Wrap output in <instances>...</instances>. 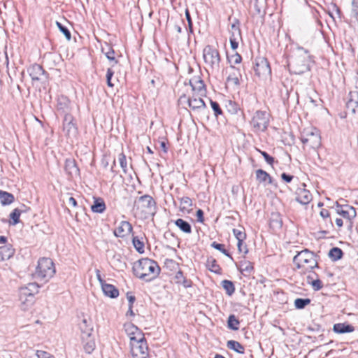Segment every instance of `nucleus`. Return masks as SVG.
I'll return each mask as SVG.
<instances>
[{
  "label": "nucleus",
  "mask_w": 358,
  "mask_h": 358,
  "mask_svg": "<svg viewBox=\"0 0 358 358\" xmlns=\"http://www.w3.org/2000/svg\"><path fill=\"white\" fill-rule=\"evenodd\" d=\"M160 267L154 260L143 258L134 264V274L138 278L150 282L155 279L160 273Z\"/></svg>",
  "instance_id": "nucleus-1"
},
{
  "label": "nucleus",
  "mask_w": 358,
  "mask_h": 358,
  "mask_svg": "<svg viewBox=\"0 0 358 358\" xmlns=\"http://www.w3.org/2000/svg\"><path fill=\"white\" fill-rule=\"evenodd\" d=\"M293 262L303 274L311 273L314 268L318 266L314 253L307 249L298 252L294 257Z\"/></svg>",
  "instance_id": "nucleus-2"
},
{
  "label": "nucleus",
  "mask_w": 358,
  "mask_h": 358,
  "mask_svg": "<svg viewBox=\"0 0 358 358\" xmlns=\"http://www.w3.org/2000/svg\"><path fill=\"white\" fill-rule=\"evenodd\" d=\"M309 56L307 51L299 48L298 52L288 62L289 71L294 74H302L310 70Z\"/></svg>",
  "instance_id": "nucleus-3"
},
{
  "label": "nucleus",
  "mask_w": 358,
  "mask_h": 358,
  "mask_svg": "<svg viewBox=\"0 0 358 358\" xmlns=\"http://www.w3.org/2000/svg\"><path fill=\"white\" fill-rule=\"evenodd\" d=\"M155 201L152 196L143 195L135 201L134 210L136 216L147 218L155 214Z\"/></svg>",
  "instance_id": "nucleus-4"
},
{
  "label": "nucleus",
  "mask_w": 358,
  "mask_h": 358,
  "mask_svg": "<svg viewBox=\"0 0 358 358\" xmlns=\"http://www.w3.org/2000/svg\"><path fill=\"white\" fill-rule=\"evenodd\" d=\"M55 272L52 260L50 258L42 257L38 261V265L33 276L38 280H43L46 282L54 276Z\"/></svg>",
  "instance_id": "nucleus-5"
},
{
  "label": "nucleus",
  "mask_w": 358,
  "mask_h": 358,
  "mask_svg": "<svg viewBox=\"0 0 358 358\" xmlns=\"http://www.w3.org/2000/svg\"><path fill=\"white\" fill-rule=\"evenodd\" d=\"M39 285L36 282L29 283L20 288L19 299L21 307L27 310L34 302V296L38 292Z\"/></svg>",
  "instance_id": "nucleus-6"
},
{
  "label": "nucleus",
  "mask_w": 358,
  "mask_h": 358,
  "mask_svg": "<svg viewBox=\"0 0 358 358\" xmlns=\"http://www.w3.org/2000/svg\"><path fill=\"white\" fill-rule=\"evenodd\" d=\"M303 144L309 148L316 149L321 145V138L319 131L314 127L305 128L301 136Z\"/></svg>",
  "instance_id": "nucleus-7"
},
{
  "label": "nucleus",
  "mask_w": 358,
  "mask_h": 358,
  "mask_svg": "<svg viewBox=\"0 0 358 358\" xmlns=\"http://www.w3.org/2000/svg\"><path fill=\"white\" fill-rule=\"evenodd\" d=\"M203 95H198L197 94H192V95L188 93L186 94L185 93H181L179 96L178 102L179 104L183 106H189L193 110H199L205 108L206 104L202 99Z\"/></svg>",
  "instance_id": "nucleus-8"
},
{
  "label": "nucleus",
  "mask_w": 358,
  "mask_h": 358,
  "mask_svg": "<svg viewBox=\"0 0 358 358\" xmlns=\"http://www.w3.org/2000/svg\"><path fill=\"white\" fill-rule=\"evenodd\" d=\"M203 57L208 68L211 70L218 69L220 56L217 50L210 45L206 46L203 50Z\"/></svg>",
  "instance_id": "nucleus-9"
},
{
  "label": "nucleus",
  "mask_w": 358,
  "mask_h": 358,
  "mask_svg": "<svg viewBox=\"0 0 358 358\" xmlns=\"http://www.w3.org/2000/svg\"><path fill=\"white\" fill-rule=\"evenodd\" d=\"M269 122V115L266 112L257 110L250 122L255 131H264Z\"/></svg>",
  "instance_id": "nucleus-10"
},
{
  "label": "nucleus",
  "mask_w": 358,
  "mask_h": 358,
  "mask_svg": "<svg viewBox=\"0 0 358 358\" xmlns=\"http://www.w3.org/2000/svg\"><path fill=\"white\" fill-rule=\"evenodd\" d=\"M178 90L181 91L184 89L191 90V94H197L198 95H205V85L201 79L199 78H194L189 80V83H184L178 85Z\"/></svg>",
  "instance_id": "nucleus-11"
},
{
  "label": "nucleus",
  "mask_w": 358,
  "mask_h": 358,
  "mask_svg": "<svg viewBox=\"0 0 358 358\" xmlns=\"http://www.w3.org/2000/svg\"><path fill=\"white\" fill-rule=\"evenodd\" d=\"M63 131L69 138H74L77 136L78 129L74 122L73 116L69 113H66L64 115L63 122Z\"/></svg>",
  "instance_id": "nucleus-12"
},
{
  "label": "nucleus",
  "mask_w": 358,
  "mask_h": 358,
  "mask_svg": "<svg viewBox=\"0 0 358 358\" xmlns=\"http://www.w3.org/2000/svg\"><path fill=\"white\" fill-rule=\"evenodd\" d=\"M256 75L262 78H267L271 75V68L266 59L259 58L254 67Z\"/></svg>",
  "instance_id": "nucleus-13"
},
{
  "label": "nucleus",
  "mask_w": 358,
  "mask_h": 358,
  "mask_svg": "<svg viewBox=\"0 0 358 358\" xmlns=\"http://www.w3.org/2000/svg\"><path fill=\"white\" fill-rule=\"evenodd\" d=\"M131 354L132 358H149L146 342L136 343L131 345Z\"/></svg>",
  "instance_id": "nucleus-14"
},
{
  "label": "nucleus",
  "mask_w": 358,
  "mask_h": 358,
  "mask_svg": "<svg viewBox=\"0 0 358 358\" xmlns=\"http://www.w3.org/2000/svg\"><path fill=\"white\" fill-rule=\"evenodd\" d=\"M243 3L248 6L253 14H261L264 12L266 0H243Z\"/></svg>",
  "instance_id": "nucleus-15"
},
{
  "label": "nucleus",
  "mask_w": 358,
  "mask_h": 358,
  "mask_svg": "<svg viewBox=\"0 0 358 358\" xmlns=\"http://www.w3.org/2000/svg\"><path fill=\"white\" fill-rule=\"evenodd\" d=\"M301 187L297 189L296 192V200L303 205L309 203L312 200V195L310 192L305 188L306 185L301 184Z\"/></svg>",
  "instance_id": "nucleus-16"
},
{
  "label": "nucleus",
  "mask_w": 358,
  "mask_h": 358,
  "mask_svg": "<svg viewBox=\"0 0 358 358\" xmlns=\"http://www.w3.org/2000/svg\"><path fill=\"white\" fill-rule=\"evenodd\" d=\"M28 72L33 80L39 81L46 79L45 71L39 64H34L28 69Z\"/></svg>",
  "instance_id": "nucleus-17"
},
{
  "label": "nucleus",
  "mask_w": 358,
  "mask_h": 358,
  "mask_svg": "<svg viewBox=\"0 0 358 358\" xmlns=\"http://www.w3.org/2000/svg\"><path fill=\"white\" fill-rule=\"evenodd\" d=\"M346 108L348 113L355 114L358 110V92H350L346 103Z\"/></svg>",
  "instance_id": "nucleus-18"
},
{
  "label": "nucleus",
  "mask_w": 358,
  "mask_h": 358,
  "mask_svg": "<svg viewBox=\"0 0 358 358\" xmlns=\"http://www.w3.org/2000/svg\"><path fill=\"white\" fill-rule=\"evenodd\" d=\"M64 170L71 178L78 177L80 175V170L77 166L75 159L69 158L65 161Z\"/></svg>",
  "instance_id": "nucleus-19"
},
{
  "label": "nucleus",
  "mask_w": 358,
  "mask_h": 358,
  "mask_svg": "<svg viewBox=\"0 0 358 358\" xmlns=\"http://www.w3.org/2000/svg\"><path fill=\"white\" fill-rule=\"evenodd\" d=\"M79 328L81 331V338H85L92 335L93 331V326L92 320L90 317H83L80 323L79 324Z\"/></svg>",
  "instance_id": "nucleus-20"
},
{
  "label": "nucleus",
  "mask_w": 358,
  "mask_h": 358,
  "mask_svg": "<svg viewBox=\"0 0 358 358\" xmlns=\"http://www.w3.org/2000/svg\"><path fill=\"white\" fill-rule=\"evenodd\" d=\"M131 231V224L129 222L122 221L120 226L114 231V234L117 237H124L129 234Z\"/></svg>",
  "instance_id": "nucleus-21"
},
{
  "label": "nucleus",
  "mask_w": 358,
  "mask_h": 358,
  "mask_svg": "<svg viewBox=\"0 0 358 358\" xmlns=\"http://www.w3.org/2000/svg\"><path fill=\"white\" fill-rule=\"evenodd\" d=\"M241 77L240 72L238 69H236L234 66H230V72L229 76L227 78V82L229 84L238 85H239V78Z\"/></svg>",
  "instance_id": "nucleus-22"
},
{
  "label": "nucleus",
  "mask_w": 358,
  "mask_h": 358,
  "mask_svg": "<svg viewBox=\"0 0 358 358\" xmlns=\"http://www.w3.org/2000/svg\"><path fill=\"white\" fill-rule=\"evenodd\" d=\"M101 289L104 294L110 298H116L119 295L118 289L113 285L105 282L101 285Z\"/></svg>",
  "instance_id": "nucleus-23"
},
{
  "label": "nucleus",
  "mask_w": 358,
  "mask_h": 358,
  "mask_svg": "<svg viewBox=\"0 0 358 358\" xmlns=\"http://www.w3.org/2000/svg\"><path fill=\"white\" fill-rule=\"evenodd\" d=\"M233 232H234L235 237L236 238V239L238 241L237 247H238V251L240 252L246 254L248 252V249L245 247L244 248V249H241L242 241H243L244 239L245 238L246 234L243 231L238 230V229H234L233 230Z\"/></svg>",
  "instance_id": "nucleus-24"
},
{
  "label": "nucleus",
  "mask_w": 358,
  "mask_h": 358,
  "mask_svg": "<svg viewBox=\"0 0 358 358\" xmlns=\"http://www.w3.org/2000/svg\"><path fill=\"white\" fill-rule=\"evenodd\" d=\"M81 339L85 351L88 354L92 353L96 346L94 339L92 337V335L88 337L85 336V338H81Z\"/></svg>",
  "instance_id": "nucleus-25"
},
{
  "label": "nucleus",
  "mask_w": 358,
  "mask_h": 358,
  "mask_svg": "<svg viewBox=\"0 0 358 358\" xmlns=\"http://www.w3.org/2000/svg\"><path fill=\"white\" fill-rule=\"evenodd\" d=\"M91 210L96 213H102L106 210V204L103 199L94 198V203L91 206Z\"/></svg>",
  "instance_id": "nucleus-26"
},
{
  "label": "nucleus",
  "mask_w": 358,
  "mask_h": 358,
  "mask_svg": "<svg viewBox=\"0 0 358 358\" xmlns=\"http://www.w3.org/2000/svg\"><path fill=\"white\" fill-rule=\"evenodd\" d=\"M333 330L337 334L350 333L355 331L354 327L345 323H337L334 325Z\"/></svg>",
  "instance_id": "nucleus-27"
},
{
  "label": "nucleus",
  "mask_w": 358,
  "mask_h": 358,
  "mask_svg": "<svg viewBox=\"0 0 358 358\" xmlns=\"http://www.w3.org/2000/svg\"><path fill=\"white\" fill-rule=\"evenodd\" d=\"M14 254V250L9 245L0 247V262L10 259Z\"/></svg>",
  "instance_id": "nucleus-28"
},
{
  "label": "nucleus",
  "mask_w": 358,
  "mask_h": 358,
  "mask_svg": "<svg viewBox=\"0 0 358 358\" xmlns=\"http://www.w3.org/2000/svg\"><path fill=\"white\" fill-rule=\"evenodd\" d=\"M238 269L245 275H250L253 271L252 264L246 259L240 262Z\"/></svg>",
  "instance_id": "nucleus-29"
},
{
  "label": "nucleus",
  "mask_w": 358,
  "mask_h": 358,
  "mask_svg": "<svg viewBox=\"0 0 358 358\" xmlns=\"http://www.w3.org/2000/svg\"><path fill=\"white\" fill-rule=\"evenodd\" d=\"M101 50L109 61L113 62L114 64L117 63V61L115 59V51L110 45L106 44L105 46L102 47Z\"/></svg>",
  "instance_id": "nucleus-30"
},
{
  "label": "nucleus",
  "mask_w": 358,
  "mask_h": 358,
  "mask_svg": "<svg viewBox=\"0 0 358 358\" xmlns=\"http://www.w3.org/2000/svg\"><path fill=\"white\" fill-rule=\"evenodd\" d=\"M256 178H257V180L259 182H266V181L269 184H271L272 182V179H271V177L269 176V174L262 169H258L256 171Z\"/></svg>",
  "instance_id": "nucleus-31"
},
{
  "label": "nucleus",
  "mask_w": 358,
  "mask_h": 358,
  "mask_svg": "<svg viewBox=\"0 0 358 358\" xmlns=\"http://www.w3.org/2000/svg\"><path fill=\"white\" fill-rule=\"evenodd\" d=\"M124 327L127 335H132V334L134 332L137 334V339H140V338H141V331L136 326L132 323H127Z\"/></svg>",
  "instance_id": "nucleus-32"
},
{
  "label": "nucleus",
  "mask_w": 358,
  "mask_h": 358,
  "mask_svg": "<svg viewBox=\"0 0 358 358\" xmlns=\"http://www.w3.org/2000/svg\"><path fill=\"white\" fill-rule=\"evenodd\" d=\"M227 346L228 348L234 350L235 352L243 354L244 353V348L243 346L236 341H227Z\"/></svg>",
  "instance_id": "nucleus-33"
},
{
  "label": "nucleus",
  "mask_w": 358,
  "mask_h": 358,
  "mask_svg": "<svg viewBox=\"0 0 358 358\" xmlns=\"http://www.w3.org/2000/svg\"><path fill=\"white\" fill-rule=\"evenodd\" d=\"M229 33L231 34L229 38H241V30L238 21H236L231 24Z\"/></svg>",
  "instance_id": "nucleus-34"
},
{
  "label": "nucleus",
  "mask_w": 358,
  "mask_h": 358,
  "mask_svg": "<svg viewBox=\"0 0 358 358\" xmlns=\"http://www.w3.org/2000/svg\"><path fill=\"white\" fill-rule=\"evenodd\" d=\"M176 225L183 232L189 234L192 231L190 224L182 219H178L175 222Z\"/></svg>",
  "instance_id": "nucleus-35"
},
{
  "label": "nucleus",
  "mask_w": 358,
  "mask_h": 358,
  "mask_svg": "<svg viewBox=\"0 0 358 358\" xmlns=\"http://www.w3.org/2000/svg\"><path fill=\"white\" fill-rule=\"evenodd\" d=\"M0 200L3 205H8L13 202L14 196L10 193L0 191Z\"/></svg>",
  "instance_id": "nucleus-36"
},
{
  "label": "nucleus",
  "mask_w": 358,
  "mask_h": 358,
  "mask_svg": "<svg viewBox=\"0 0 358 358\" xmlns=\"http://www.w3.org/2000/svg\"><path fill=\"white\" fill-rule=\"evenodd\" d=\"M222 287L226 291V293L229 296H231L234 294V292L235 291V287H234V283L231 281L228 280H224L222 282Z\"/></svg>",
  "instance_id": "nucleus-37"
},
{
  "label": "nucleus",
  "mask_w": 358,
  "mask_h": 358,
  "mask_svg": "<svg viewBox=\"0 0 358 358\" xmlns=\"http://www.w3.org/2000/svg\"><path fill=\"white\" fill-rule=\"evenodd\" d=\"M329 256L334 261L338 260L343 256V251L338 248H333L329 250Z\"/></svg>",
  "instance_id": "nucleus-38"
},
{
  "label": "nucleus",
  "mask_w": 358,
  "mask_h": 358,
  "mask_svg": "<svg viewBox=\"0 0 358 358\" xmlns=\"http://www.w3.org/2000/svg\"><path fill=\"white\" fill-rule=\"evenodd\" d=\"M350 209L351 212L343 209H338L337 213L339 215H341L343 217L350 220L352 217H355L356 212L355 209L353 207H350Z\"/></svg>",
  "instance_id": "nucleus-39"
},
{
  "label": "nucleus",
  "mask_w": 358,
  "mask_h": 358,
  "mask_svg": "<svg viewBox=\"0 0 358 358\" xmlns=\"http://www.w3.org/2000/svg\"><path fill=\"white\" fill-rule=\"evenodd\" d=\"M192 206V201L189 197L185 196L180 199V209L182 210H189Z\"/></svg>",
  "instance_id": "nucleus-40"
},
{
  "label": "nucleus",
  "mask_w": 358,
  "mask_h": 358,
  "mask_svg": "<svg viewBox=\"0 0 358 358\" xmlns=\"http://www.w3.org/2000/svg\"><path fill=\"white\" fill-rule=\"evenodd\" d=\"M228 327L232 330H238V324L239 321L236 319L235 315H231L228 317Z\"/></svg>",
  "instance_id": "nucleus-41"
},
{
  "label": "nucleus",
  "mask_w": 358,
  "mask_h": 358,
  "mask_svg": "<svg viewBox=\"0 0 358 358\" xmlns=\"http://www.w3.org/2000/svg\"><path fill=\"white\" fill-rule=\"evenodd\" d=\"M207 267L208 269L214 273H220V266L217 265L215 259H208L207 261Z\"/></svg>",
  "instance_id": "nucleus-42"
},
{
  "label": "nucleus",
  "mask_w": 358,
  "mask_h": 358,
  "mask_svg": "<svg viewBox=\"0 0 358 358\" xmlns=\"http://www.w3.org/2000/svg\"><path fill=\"white\" fill-rule=\"evenodd\" d=\"M132 242H133V245H134V248L139 253L144 252V243L141 241H140L138 238V237H136V236L134 237Z\"/></svg>",
  "instance_id": "nucleus-43"
},
{
  "label": "nucleus",
  "mask_w": 358,
  "mask_h": 358,
  "mask_svg": "<svg viewBox=\"0 0 358 358\" xmlns=\"http://www.w3.org/2000/svg\"><path fill=\"white\" fill-rule=\"evenodd\" d=\"M21 215V210L18 208H15L13 210V211L10 213V217L13 220L12 222H10L11 224L15 225L17 224L20 220V216Z\"/></svg>",
  "instance_id": "nucleus-44"
},
{
  "label": "nucleus",
  "mask_w": 358,
  "mask_h": 358,
  "mask_svg": "<svg viewBox=\"0 0 358 358\" xmlns=\"http://www.w3.org/2000/svg\"><path fill=\"white\" fill-rule=\"evenodd\" d=\"M310 303V300L309 299H296L294 301V305L296 308L302 309L305 308L306 306Z\"/></svg>",
  "instance_id": "nucleus-45"
},
{
  "label": "nucleus",
  "mask_w": 358,
  "mask_h": 358,
  "mask_svg": "<svg viewBox=\"0 0 358 358\" xmlns=\"http://www.w3.org/2000/svg\"><path fill=\"white\" fill-rule=\"evenodd\" d=\"M130 338V346L134 345V343L136 344V343H143V342H146L145 338H144V335L143 334V333L141 332V338H140V339H137V334L136 333H134L132 334V335H128Z\"/></svg>",
  "instance_id": "nucleus-46"
},
{
  "label": "nucleus",
  "mask_w": 358,
  "mask_h": 358,
  "mask_svg": "<svg viewBox=\"0 0 358 358\" xmlns=\"http://www.w3.org/2000/svg\"><path fill=\"white\" fill-rule=\"evenodd\" d=\"M211 246L217 250H220L222 253L225 255L226 256L231 258V256L228 253V252L224 249V245L223 244L217 243L216 242H213L211 244Z\"/></svg>",
  "instance_id": "nucleus-47"
},
{
  "label": "nucleus",
  "mask_w": 358,
  "mask_h": 358,
  "mask_svg": "<svg viewBox=\"0 0 358 358\" xmlns=\"http://www.w3.org/2000/svg\"><path fill=\"white\" fill-rule=\"evenodd\" d=\"M56 24H57V27L59 28V29L64 34V35L65 36L66 38L68 41H70L71 36V33H70L69 30L66 27L63 26L59 22H57Z\"/></svg>",
  "instance_id": "nucleus-48"
},
{
  "label": "nucleus",
  "mask_w": 358,
  "mask_h": 358,
  "mask_svg": "<svg viewBox=\"0 0 358 358\" xmlns=\"http://www.w3.org/2000/svg\"><path fill=\"white\" fill-rule=\"evenodd\" d=\"M120 166L123 169V171L124 173L127 172V161H126V157L123 153L120 154L119 158H118Z\"/></svg>",
  "instance_id": "nucleus-49"
},
{
  "label": "nucleus",
  "mask_w": 358,
  "mask_h": 358,
  "mask_svg": "<svg viewBox=\"0 0 358 358\" xmlns=\"http://www.w3.org/2000/svg\"><path fill=\"white\" fill-rule=\"evenodd\" d=\"M229 62L234 64H239L241 62V56L238 53H234L230 56Z\"/></svg>",
  "instance_id": "nucleus-50"
},
{
  "label": "nucleus",
  "mask_w": 358,
  "mask_h": 358,
  "mask_svg": "<svg viewBox=\"0 0 358 358\" xmlns=\"http://www.w3.org/2000/svg\"><path fill=\"white\" fill-rule=\"evenodd\" d=\"M312 287L314 290L318 291L322 288V282L320 280L316 279L313 280L311 282Z\"/></svg>",
  "instance_id": "nucleus-51"
},
{
  "label": "nucleus",
  "mask_w": 358,
  "mask_h": 358,
  "mask_svg": "<svg viewBox=\"0 0 358 358\" xmlns=\"http://www.w3.org/2000/svg\"><path fill=\"white\" fill-rule=\"evenodd\" d=\"M210 104H211L212 108L213 109V110L215 112V116H217L218 115L222 114V110H221L219 104L217 102L210 101Z\"/></svg>",
  "instance_id": "nucleus-52"
},
{
  "label": "nucleus",
  "mask_w": 358,
  "mask_h": 358,
  "mask_svg": "<svg viewBox=\"0 0 358 358\" xmlns=\"http://www.w3.org/2000/svg\"><path fill=\"white\" fill-rule=\"evenodd\" d=\"M114 74L113 71L111 69H108L106 73V81L108 87H113V84L111 82V78Z\"/></svg>",
  "instance_id": "nucleus-53"
},
{
  "label": "nucleus",
  "mask_w": 358,
  "mask_h": 358,
  "mask_svg": "<svg viewBox=\"0 0 358 358\" xmlns=\"http://www.w3.org/2000/svg\"><path fill=\"white\" fill-rule=\"evenodd\" d=\"M36 356L38 358H54L50 353L43 350H37Z\"/></svg>",
  "instance_id": "nucleus-54"
},
{
  "label": "nucleus",
  "mask_w": 358,
  "mask_h": 358,
  "mask_svg": "<svg viewBox=\"0 0 358 358\" xmlns=\"http://www.w3.org/2000/svg\"><path fill=\"white\" fill-rule=\"evenodd\" d=\"M260 153L262 154V155L264 157V158L268 164L271 165L273 163L274 159L272 157H271L268 153L264 151H260Z\"/></svg>",
  "instance_id": "nucleus-55"
},
{
  "label": "nucleus",
  "mask_w": 358,
  "mask_h": 358,
  "mask_svg": "<svg viewBox=\"0 0 358 358\" xmlns=\"http://www.w3.org/2000/svg\"><path fill=\"white\" fill-rule=\"evenodd\" d=\"M240 39L241 38H229L231 47L234 50H235L238 48V40H240Z\"/></svg>",
  "instance_id": "nucleus-56"
},
{
  "label": "nucleus",
  "mask_w": 358,
  "mask_h": 358,
  "mask_svg": "<svg viewBox=\"0 0 358 358\" xmlns=\"http://www.w3.org/2000/svg\"><path fill=\"white\" fill-rule=\"evenodd\" d=\"M185 17H186V19L188 22V26H189V28L190 29V31H192V20H191V17H190V14H189V12L188 10V9H186L185 10Z\"/></svg>",
  "instance_id": "nucleus-57"
},
{
  "label": "nucleus",
  "mask_w": 358,
  "mask_h": 358,
  "mask_svg": "<svg viewBox=\"0 0 358 358\" xmlns=\"http://www.w3.org/2000/svg\"><path fill=\"white\" fill-rule=\"evenodd\" d=\"M196 217H197V220L199 222H202L203 221V212L202 210L199 209L196 211Z\"/></svg>",
  "instance_id": "nucleus-58"
},
{
  "label": "nucleus",
  "mask_w": 358,
  "mask_h": 358,
  "mask_svg": "<svg viewBox=\"0 0 358 358\" xmlns=\"http://www.w3.org/2000/svg\"><path fill=\"white\" fill-rule=\"evenodd\" d=\"M281 177H282V178L285 181H286L287 182H291V181H292V178H293L292 176L287 175V174H286V173H283L281 175Z\"/></svg>",
  "instance_id": "nucleus-59"
},
{
  "label": "nucleus",
  "mask_w": 358,
  "mask_h": 358,
  "mask_svg": "<svg viewBox=\"0 0 358 358\" xmlns=\"http://www.w3.org/2000/svg\"><path fill=\"white\" fill-rule=\"evenodd\" d=\"M96 278L99 280L101 285H103L105 283V281L102 279L101 274H100V271L99 269L96 270Z\"/></svg>",
  "instance_id": "nucleus-60"
},
{
  "label": "nucleus",
  "mask_w": 358,
  "mask_h": 358,
  "mask_svg": "<svg viewBox=\"0 0 358 358\" xmlns=\"http://www.w3.org/2000/svg\"><path fill=\"white\" fill-rule=\"evenodd\" d=\"M127 299H128L129 303V306H133V303H134L135 299H136L135 296L133 295H129V293H127Z\"/></svg>",
  "instance_id": "nucleus-61"
},
{
  "label": "nucleus",
  "mask_w": 358,
  "mask_h": 358,
  "mask_svg": "<svg viewBox=\"0 0 358 358\" xmlns=\"http://www.w3.org/2000/svg\"><path fill=\"white\" fill-rule=\"evenodd\" d=\"M320 214L324 218L328 217L329 216V213L328 210H326V209H322L320 211Z\"/></svg>",
  "instance_id": "nucleus-62"
},
{
  "label": "nucleus",
  "mask_w": 358,
  "mask_h": 358,
  "mask_svg": "<svg viewBox=\"0 0 358 358\" xmlns=\"http://www.w3.org/2000/svg\"><path fill=\"white\" fill-rule=\"evenodd\" d=\"M69 203L71 204L73 207L77 206L76 200L72 196L69 198Z\"/></svg>",
  "instance_id": "nucleus-63"
},
{
  "label": "nucleus",
  "mask_w": 358,
  "mask_h": 358,
  "mask_svg": "<svg viewBox=\"0 0 358 358\" xmlns=\"http://www.w3.org/2000/svg\"><path fill=\"white\" fill-rule=\"evenodd\" d=\"M336 224L338 227H341L343 225V222L342 219L341 218H336Z\"/></svg>",
  "instance_id": "nucleus-64"
}]
</instances>
